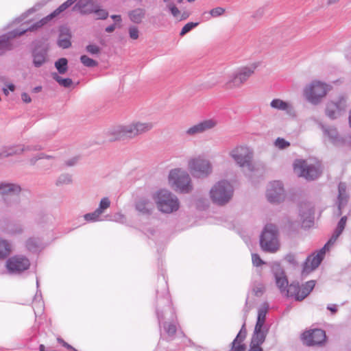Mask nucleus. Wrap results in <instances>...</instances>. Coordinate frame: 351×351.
Instances as JSON below:
<instances>
[{
	"mask_svg": "<svg viewBox=\"0 0 351 351\" xmlns=\"http://www.w3.org/2000/svg\"><path fill=\"white\" fill-rule=\"evenodd\" d=\"M265 340V337L262 335H253L251 339L250 349L248 351H263L261 345Z\"/></svg>",
	"mask_w": 351,
	"mask_h": 351,
	"instance_id": "7c9ffc66",
	"label": "nucleus"
},
{
	"mask_svg": "<svg viewBox=\"0 0 351 351\" xmlns=\"http://www.w3.org/2000/svg\"><path fill=\"white\" fill-rule=\"evenodd\" d=\"M29 266V260L22 255L12 256L6 261V268L10 274H21L28 269Z\"/></svg>",
	"mask_w": 351,
	"mask_h": 351,
	"instance_id": "9b49d317",
	"label": "nucleus"
},
{
	"mask_svg": "<svg viewBox=\"0 0 351 351\" xmlns=\"http://www.w3.org/2000/svg\"><path fill=\"white\" fill-rule=\"evenodd\" d=\"M266 196L271 203L281 202L285 198L282 183L280 181L271 182L267 188Z\"/></svg>",
	"mask_w": 351,
	"mask_h": 351,
	"instance_id": "a211bd4d",
	"label": "nucleus"
},
{
	"mask_svg": "<svg viewBox=\"0 0 351 351\" xmlns=\"http://www.w3.org/2000/svg\"><path fill=\"white\" fill-rule=\"evenodd\" d=\"M167 8H169V11L171 12V14L173 16L176 17L180 14V10L174 3H170L167 4Z\"/></svg>",
	"mask_w": 351,
	"mask_h": 351,
	"instance_id": "5fc2aeb1",
	"label": "nucleus"
},
{
	"mask_svg": "<svg viewBox=\"0 0 351 351\" xmlns=\"http://www.w3.org/2000/svg\"><path fill=\"white\" fill-rule=\"evenodd\" d=\"M135 208L142 215H150L154 209V204L151 200L142 197L136 201Z\"/></svg>",
	"mask_w": 351,
	"mask_h": 351,
	"instance_id": "b1692460",
	"label": "nucleus"
},
{
	"mask_svg": "<svg viewBox=\"0 0 351 351\" xmlns=\"http://www.w3.org/2000/svg\"><path fill=\"white\" fill-rule=\"evenodd\" d=\"M217 124V121L214 119L204 120L196 125L189 128L186 134L189 136H195L197 134L203 133L208 130L214 128Z\"/></svg>",
	"mask_w": 351,
	"mask_h": 351,
	"instance_id": "412c9836",
	"label": "nucleus"
},
{
	"mask_svg": "<svg viewBox=\"0 0 351 351\" xmlns=\"http://www.w3.org/2000/svg\"><path fill=\"white\" fill-rule=\"evenodd\" d=\"M348 197L346 192V188L339 185V194L337 197L338 213L337 215L340 216L342 214V209L346 206L348 203Z\"/></svg>",
	"mask_w": 351,
	"mask_h": 351,
	"instance_id": "c85d7f7f",
	"label": "nucleus"
},
{
	"mask_svg": "<svg viewBox=\"0 0 351 351\" xmlns=\"http://www.w3.org/2000/svg\"><path fill=\"white\" fill-rule=\"evenodd\" d=\"M101 214L95 210V211L89 213H86L84 215V218L87 221H99Z\"/></svg>",
	"mask_w": 351,
	"mask_h": 351,
	"instance_id": "79ce46f5",
	"label": "nucleus"
},
{
	"mask_svg": "<svg viewBox=\"0 0 351 351\" xmlns=\"http://www.w3.org/2000/svg\"><path fill=\"white\" fill-rule=\"evenodd\" d=\"M91 3L90 1L79 0L78 2L73 7V10H79L81 13L87 14L95 12L97 19L104 20L108 16V12L103 9H88L86 6Z\"/></svg>",
	"mask_w": 351,
	"mask_h": 351,
	"instance_id": "aec40b11",
	"label": "nucleus"
},
{
	"mask_svg": "<svg viewBox=\"0 0 351 351\" xmlns=\"http://www.w3.org/2000/svg\"><path fill=\"white\" fill-rule=\"evenodd\" d=\"M153 127L151 122H134L127 125H118L110 130L108 135L110 141L131 139L150 131Z\"/></svg>",
	"mask_w": 351,
	"mask_h": 351,
	"instance_id": "f257e3e1",
	"label": "nucleus"
},
{
	"mask_svg": "<svg viewBox=\"0 0 351 351\" xmlns=\"http://www.w3.org/2000/svg\"><path fill=\"white\" fill-rule=\"evenodd\" d=\"M268 311V306L267 305H263L261 306L258 311V317L257 319L263 321L265 322L266 315Z\"/></svg>",
	"mask_w": 351,
	"mask_h": 351,
	"instance_id": "a18cd8bd",
	"label": "nucleus"
},
{
	"mask_svg": "<svg viewBox=\"0 0 351 351\" xmlns=\"http://www.w3.org/2000/svg\"><path fill=\"white\" fill-rule=\"evenodd\" d=\"M346 221H347L346 216H343L340 219V220L339 221V222L337 223V226L335 229L337 230L336 237H339L340 234L342 233V232L343 231V230L345 228Z\"/></svg>",
	"mask_w": 351,
	"mask_h": 351,
	"instance_id": "37998d69",
	"label": "nucleus"
},
{
	"mask_svg": "<svg viewBox=\"0 0 351 351\" xmlns=\"http://www.w3.org/2000/svg\"><path fill=\"white\" fill-rule=\"evenodd\" d=\"M279 288L284 296L301 301L312 291L313 287H279Z\"/></svg>",
	"mask_w": 351,
	"mask_h": 351,
	"instance_id": "2eb2a0df",
	"label": "nucleus"
},
{
	"mask_svg": "<svg viewBox=\"0 0 351 351\" xmlns=\"http://www.w3.org/2000/svg\"><path fill=\"white\" fill-rule=\"evenodd\" d=\"M21 191V186L17 183L0 182V196L7 206L19 204Z\"/></svg>",
	"mask_w": 351,
	"mask_h": 351,
	"instance_id": "39448f33",
	"label": "nucleus"
},
{
	"mask_svg": "<svg viewBox=\"0 0 351 351\" xmlns=\"http://www.w3.org/2000/svg\"><path fill=\"white\" fill-rule=\"evenodd\" d=\"M327 308H328L330 311H331V313H332V314L335 313L337 311V306H336V305H335V304H333V305H330V306H328L327 307Z\"/></svg>",
	"mask_w": 351,
	"mask_h": 351,
	"instance_id": "0e129e2a",
	"label": "nucleus"
},
{
	"mask_svg": "<svg viewBox=\"0 0 351 351\" xmlns=\"http://www.w3.org/2000/svg\"><path fill=\"white\" fill-rule=\"evenodd\" d=\"M271 269L274 276L276 285H294L293 283L289 285L285 271L279 263H273Z\"/></svg>",
	"mask_w": 351,
	"mask_h": 351,
	"instance_id": "5701e85b",
	"label": "nucleus"
},
{
	"mask_svg": "<svg viewBox=\"0 0 351 351\" xmlns=\"http://www.w3.org/2000/svg\"><path fill=\"white\" fill-rule=\"evenodd\" d=\"M252 259L253 265L256 267H259L264 264V262L261 258L260 256L257 254H252Z\"/></svg>",
	"mask_w": 351,
	"mask_h": 351,
	"instance_id": "8fccbe9b",
	"label": "nucleus"
},
{
	"mask_svg": "<svg viewBox=\"0 0 351 351\" xmlns=\"http://www.w3.org/2000/svg\"><path fill=\"white\" fill-rule=\"evenodd\" d=\"M346 107V99L343 95L339 97L337 101H330L327 104L326 108V115L330 119H335L339 117L342 111H344Z\"/></svg>",
	"mask_w": 351,
	"mask_h": 351,
	"instance_id": "6ab92c4d",
	"label": "nucleus"
},
{
	"mask_svg": "<svg viewBox=\"0 0 351 351\" xmlns=\"http://www.w3.org/2000/svg\"><path fill=\"white\" fill-rule=\"evenodd\" d=\"M58 341L62 343L64 347H66L68 348L72 349V347L69 345L67 343H66L63 339L60 338H58Z\"/></svg>",
	"mask_w": 351,
	"mask_h": 351,
	"instance_id": "338daca9",
	"label": "nucleus"
},
{
	"mask_svg": "<svg viewBox=\"0 0 351 351\" xmlns=\"http://www.w3.org/2000/svg\"><path fill=\"white\" fill-rule=\"evenodd\" d=\"M26 30L14 29L0 36V55H3L6 51L14 49L15 46L12 43V40L16 37L23 35Z\"/></svg>",
	"mask_w": 351,
	"mask_h": 351,
	"instance_id": "f3484780",
	"label": "nucleus"
},
{
	"mask_svg": "<svg viewBox=\"0 0 351 351\" xmlns=\"http://www.w3.org/2000/svg\"><path fill=\"white\" fill-rule=\"evenodd\" d=\"M244 328V326L237 335L236 338L232 342V346L230 351H245V346L243 343V341L246 337V330Z\"/></svg>",
	"mask_w": 351,
	"mask_h": 351,
	"instance_id": "bb28decb",
	"label": "nucleus"
},
{
	"mask_svg": "<svg viewBox=\"0 0 351 351\" xmlns=\"http://www.w3.org/2000/svg\"><path fill=\"white\" fill-rule=\"evenodd\" d=\"M39 158L40 159H43V158H45V159H51L53 158V157L52 156H50V155H47L44 153H40L39 154Z\"/></svg>",
	"mask_w": 351,
	"mask_h": 351,
	"instance_id": "69168bd1",
	"label": "nucleus"
},
{
	"mask_svg": "<svg viewBox=\"0 0 351 351\" xmlns=\"http://www.w3.org/2000/svg\"><path fill=\"white\" fill-rule=\"evenodd\" d=\"M318 125L323 131L324 136H327L335 145H341L344 143V140L339 136L336 128L326 125L322 122H319Z\"/></svg>",
	"mask_w": 351,
	"mask_h": 351,
	"instance_id": "4be33fe9",
	"label": "nucleus"
},
{
	"mask_svg": "<svg viewBox=\"0 0 351 351\" xmlns=\"http://www.w3.org/2000/svg\"><path fill=\"white\" fill-rule=\"evenodd\" d=\"M224 12H225L224 8H223L221 7H217V8L212 9L209 12V14L212 17H218V16L223 15L224 14Z\"/></svg>",
	"mask_w": 351,
	"mask_h": 351,
	"instance_id": "09e8293b",
	"label": "nucleus"
},
{
	"mask_svg": "<svg viewBox=\"0 0 351 351\" xmlns=\"http://www.w3.org/2000/svg\"><path fill=\"white\" fill-rule=\"evenodd\" d=\"M41 245V241L39 238L31 237L26 241L27 249L32 252H36L39 250Z\"/></svg>",
	"mask_w": 351,
	"mask_h": 351,
	"instance_id": "473e14b6",
	"label": "nucleus"
},
{
	"mask_svg": "<svg viewBox=\"0 0 351 351\" xmlns=\"http://www.w3.org/2000/svg\"><path fill=\"white\" fill-rule=\"evenodd\" d=\"M54 65L60 74H64L68 70V60L65 58H59Z\"/></svg>",
	"mask_w": 351,
	"mask_h": 351,
	"instance_id": "e433bc0d",
	"label": "nucleus"
},
{
	"mask_svg": "<svg viewBox=\"0 0 351 351\" xmlns=\"http://www.w3.org/2000/svg\"><path fill=\"white\" fill-rule=\"evenodd\" d=\"M255 69V66H243L238 69L232 73L229 80L225 84L224 88L226 89L240 88L254 73Z\"/></svg>",
	"mask_w": 351,
	"mask_h": 351,
	"instance_id": "1a4fd4ad",
	"label": "nucleus"
},
{
	"mask_svg": "<svg viewBox=\"0 0 351 351\" xmlns=\"http://www.w3.org/2000/svg\"><path fill=\"white\" fill-rule=\"evenodd\" d=\"M48 51V47L41 42L34 44L31 51L32 64L34 67L40 68L49 61Z\"/></svg>",
	"mask_w": 351,
	"mask_h": 351,
	"instance_id": "ddd939ff",
	"label": "nucleus"
},
{
	"mask_svg": "<svg viewBox=\"0 0 351 351\" xmlns=\"http://www.w3.org/2000/svg\"><path fill=\"white\" fill-rule=\"evenodd\" d=\"M299 212L303 224L306 222L311 224L313 223L314 208L309 203H302L300 206Z\"/></svg>",
	"mask_w": 351,
	"mask_h": 351,
	"instance_id": "a878e982",
	"label": "nucleus"
},
{
	"mask_svg": "<svg viewBox=\"0 0 351 351\" xmlns=\"http://www.w3.org/2000/svg\"><path fill=\"white\" fill-rule=\"evenodd\" d=\"M169 181L172 186L176 188L182 193H190L193 186L189 173L180 169H175L170 171L169 175Z\"/></svg>",
	"mask_w": 351,
	"mask_h": 351,
	"instance_id": "423d86ee",
	"label": "nucleus"
},
{
	"mask_svg": "<svg viewBox=\"0 0 351 351\" xmlns=\"http://www.w3.org/2000/svg\"><path fill=\"white\" fill-rule=\"evenodd\" d=\"M198 25H199V23L190 22V23H186L182 27V30H181V32L180 33V35L181 36H183L184 35H185L186 34H187L188 32L191 31L193 28L197 27Z\"/></svg>",
	"mask_w": 351,
	"mask_h": 351,
	"instance_id": "c03bdc74",
	"label": "nucleus"
},
{
	"mask_svg": "<svg viewBox=\"0 0 351 351\" xmlns=\"http://www.w3.org/2000/svg\"><path fill=\"white\" fill-rule=\"evenodd\" d=\"M260 245L267 252H276L279 250L278 229L273 223L265 226L260 237Z\"/></svg>",
	"mask_w": 351,
	"mask_h": 351,
	"instance_id": "7ed1b4c3",
	"label": "nucleus"
},
{
	"mask_svg": "<svg viewBox=\"0 0 351 351\" xmlns=\"http://www.w3.org/2000/svg\"><path fill=\"white\" fill-rule=\"evenodd\" d=\"M115 28H116V25L114 23V24H112V25L108 26L106 28L105 31L108 33H111L114 31Z\"/></svg>",
	"mask_w": 351,
	"mask_h": 351,
	"instance_id": "052dcab7",
	"label": "nucleus"
},
{
	"mask_svg": "<svg viewBox=\"0 0 351 351\" xmlns=\"http://www.w3.org/2000/svg\"><path fill=\"white\" fill-rule=\"evenodd\" d=\"M11 245L6 240L0 239V259H3L11 253Z\"/></svg>",
	"mask_w": 351,
	"mask_h": 351,
	"instance_id": "72a5a7b5",
	"label": "nucleus"
},
{
	"mask_svg": "<svg viewBox=\"0 0 351 351\" xmlns=\"http://www.w3.org/2000/svg\"><path fill=\"white\" fill-rule=\"evenodd\" d=\"M80 61L84 66L87 67H95L98 65V62L96 60L89 58L86 55L81 56Z\"/></svg>",
	"mask_w": 351,
	"mask_h": 351,
	"instance_id": "58836bf2",
	"label": "nucleus"
},
{
	"mask_svg": "<svg viewBox=\"0 0 351 351\" xmlns=\"http://www.w3.org/2000/svg\"><path fill=\"white\" fill-rule=\"evenodd\" d=\"M80 157L79 156H74L65 161L64 164L66 167L75 166L80 160Z\"/></svg>",
	"mask_w": 351,
	"mask_h": 351,
	"instance_id": "6e6d98bb",
	"label": "nucleus"
},
{
	"mask_svg": "<svg viewBox=\"0 0 351 351\" xmlns=\"http://www.w3.org/2000/svg\"><path fill=\"white\" fill-rule=\"evenodd\" d=\"M22 149H23V152L25 151H39L43 149V147L40 145H22Z\"/></svg>",
	"mask_w": 351,
	"mask_h": 351,
	"instance_id": "4d7b16f0",
	"label": "nucleus"
},
{
	"mask_svg": "<svg viewBox=\"0 0 351 351\" xmlns=\"http://www.w3.org/2000/svg\"><path fill=\"white\" fill-rule=\"evenodd\" d=\"M265 322L257 319L253 335H262L266 338L267 331L263 330Z\"/></svg>",
	"mask_w": 351,
	"mask_h": 351,
	"instance_id": "a19ab883",
	"label": "nucleus"
},
{
	"mask_svg": "<svg viewBox=\"0 0 351 351\" xmlns=\"http://www.w3.org/2000/svg\"><path fill=\"white\" fill-rule=\"evenodd\" d=\"M285 259L287 262L293 266L298 265V262L295 260V256L292 253L287 254L285 257Z\"/></svg>",
	"mask_w": 351,
	"mask_h": 351,
	"instance_id": "864d4df0",
	"label": "nucleus"
},
{
	"mask_svg": "<svg viewBox=\"0 0 351 351\" xmlns=\"http://www.w3.org/2000/svg\"><path fill=\"white\" fill-rule=\"evenodd\" d=\"M139 31L138 29L135 26L130 27L129 34L132 39L136 40L138 38Z\"/></svg>",
	"mask_w": 351,
	"mask_h": 351,
	"instance_id": "3c124183",
	"label": "nucleus"
},
{
	"mask_svg": "<svg viewBox=\"0 0 351 351\" xmlns=\"http://www.w3.org/2000/svg\"><path fill=\"white\" fill-rule=\"evenodd\" d=\"M1 153H3V158L11 156V155H8L10 153L9 147H4Z\"/></svg>",
	"mask_w": 351,
	"mask_h": 351,
	"instance_id": "e2e57ef3",
	"label": "nucleus"
},
{
	"mask_svg": "<svg viewBox=\"0 0 351 351\" xmlns=\"http://www.w3.org/2000/svg\"><path fill=\"white\" fill-rule=\"evenodd\" d=\"M128 16L132 22L139 24L145 16V10L143 8H136L128 12Z\"/></svg>",
	"mask_w": 351,
	"mask_h": 351,
	"instance_id": "c756f323",
	"label": "nucleus"
},
{
	"mask_svg": "<svg viewBox=\"0 0 351 351\" xmlns=\"http://www.w3.org/2000/svg\"><path fill=\"white\" fill-rule=\"evenodd\" d=\"M54 17L55 16H51V14H50L48 16H47L46 17H45V18L42 19L41 20H40L39 21L34 23L33 25H32L28 28L19 27V28H17L16 29H23V30H26V32H27V31L32 32V31L36 30L38 28L43 27V25L47 24L49 21H51Z\"/></svg>",
	"mask_w": 351,
	"mask_h": 351,
	"instance_id": "2f4dec72",
	"label": "nucleus"
},
{
	"mask_svg": "<svg viewBox=\"0 0 351 351\" xmlns=\"http://www.w3.org/2000/svg\"><path fill=\"white\" fill-rule=\"evenodd\" d=\"M39 154H38L36 156H34L29 159V163L31 165H34L36 162L40 160Z\"/></svg>",
	"mask_w": 351,
	"mask_h": 351,
	"instance_id": "680f3d73",
	"label": "nucleus"
},
{
	"mask_svg": "<svg viewBox=\"0 0 351 351\" xmlns=\"http://www.w3.org/2000/svg\"><path fill=\"white\" fill-rule=\"evenodd\" d=\"M73 183V178L72 175L64 173L60 174L56 181V185L57 186H62V185H68Z\"/></svg>",
	"mask_w": 351,
	"mask_h": 351,
	"instance_id": "f704fd0d",
	"label": "nucleus"
},
{
	"mask_svg": "<svg viewBox=\"0 0 351 351\" xmlns=\"http://www.w3.org/2000/svg\"><path fill=\"white\" fill-rule=\"evenodd\" d=\"M275 145L280 149H284L290 146V143L282 138H278L275 141Z\"/></svg>",
	"mask_w": 351,
	"mask_h": 351,
	"instance_id": "49530a36",
	"label": "nucleus"
},
{
	"mask_svg": "<svg viewBox=\"0 0 351 351\" xmlns=\"http://www.w3.org/2000/svg\"><path fill=\"white\" fill-rule=\"evenodd\" d=\"M231 157L241 167H247L250 171H254L252 160L253 152L247 147L239 146L230 153Z\"/></svg>",
	"mask_w": 351,
	"mask_h": 351,
	"instance_id": "9d476101",
	"label": "nucleus"
},
{
	"mask_svg": "<svg viewBox=\"0 0 351 351\" xmlns=\"http://www.w3.org/2000/svg\"><path fill=\"white\" fill-rule=\"evenodd\" d=\"M191 173L196 178H206L212 172L210 162L200 158H193L189 162Z\"/></svg>",
	"mask_w": 351,
	"mask_h": 351,
	"instance_id": "f8f14e48",
	"label": "nucleus"
},
{
	"mask_svg": "<svg viewBox=\"0 0 351 351\" xmlns=\"http://www.w3.org/2000/svg\"><path fill=\"white\" fill-rule=\"evenodd\" d=\"M158 209L165 213H171L179 208L178 199L167 190H160L156 199Z\"/></svg>",
	"mask_w": 351,
	"mask_h": 351,
	"instance_id": "0eeeda50",
	"label": "nucleus"
},
{
	"mask_svg": "<svg viewBox=\"0 0 351 351\" xmlns=\"http://www.w3.org/2000/svg\"><path fill=\"white\" fill-rule=\"evenodd\" d=\"M270 106L273 108L285 111L289 115H293L295 112L293 106L289 103L280 99H273L270 103Z\"/></svg>",
	"mask_w": 351,
	"mask_h": 351,
	"instance_id": "cd10ccee",
	"label": "nucleus"
},
{
	"mask_svg": "<svg viewBox=\"0 0 351 351\" xmlns=\"http://www.w3.org/2000/svg\"><path fill=\"white\" fill-rule=\"evenodd\" d=\"M77 0H67L61 4L57 9H56L52 13H51V16H57L61 12L66 10L70 6H71L74 3H75Z\"/></svg>",
	"mask_w": 351,
	"mask_h": 351,
	"instance_id": "4c0bfd02",
	"label": "nucleus"
},
{
	"mask_svg": "<svg viewBox=\"0 0 351 351\" xmlns=\"http://www.w3.org/2000/svg\"><path fill=\"white\" fill-rule=\"evenodd\" d=\"M325 331L322 329H313L304 332L301 335L303 343L307 346L321 345L326 341Z\"/></svg>",
	"mask_w": 351,
	"mask_h": 351,
	"instance_id": "dca6fc26",
	"label": "nucleus"
},
{
	"mask_svg": "<svg viewBox=\"0 0 351 351\" xmlns=\"http://www.w3.org/2000/svg\"><path fill=\"white\" fill-rule=\"evenodd\" d=\"M233 194V186L225 180L217 182L210 191L212 202L218 206L227 204L232 198Z\"/></svg>",
	"mask_w": 351,
	"mask_h": 351,
	"instance_id": "f03ea898",
	"label": "nucleus"
},
{
	"mask_svg": "<svg viewBox=\"0 0 351 351\" xmlns=\"http://www.w3.org/2000/svg\"><path fill=\"white\" fill-rule=\"evenodd\" d=\"M71 33L66 26H61L59 29L58 45L62 49H68L71 46Z\"/></svg>",
	"mask_w": 351,
	"mask_h": 351,
	"instance_id": "393cba45",
	"label": "nucleus"
},
{
	"mask_svg": "<svg viewBox=\"0 0 351 351\" xmlns=\"http://www.w3.org/2000/svg\"><path fill=\"white\" fill-rule=\"evenodd\" d=\"M336 235L337 230H335L330 240L322 248L307 256L302 265V270L301 272L302 277H306L319 267L324 260L328 245L330 243L335 241L339 237H336Z\"/></svg>",
	"mask_w": 351,
	"mask_h": 351,
	"instance_id": "20e7f679",
	"label": "nucleus"
},
{
	"mask_svg": "<svg viewBox=\"0 0 351 351\" xmlns=\"http://www.w3.org/2000/svg\"><path fill=\"white\" fill-rule=\"evenodd\" d=\"M21 99L26 104L30 103L32 101L30 96L27 93H23L21 94Z\"/></svg>",
	"mask_w": 351,
	"mask_h": 351,
	"instance_id": "bf43d9fd",
	"label": "nucleus"
},
{
	"mask_svg": "<svg viewBox=\"0 0 351 351\" xmlns=\"http://www.w3.org/2000/svg\"><path fill=\"white\" fill-rule=\"evenodd\" d=\"M294 165L295 169L300 170V176L304 177L308 180H314L322 173V171L318 166L308 164L304 160H298Z\"/></svg>",
	"mask_w": 351,
	"mask_h": 351,
	"instance_id": "4468645a",
	"label": "nucleus"
},
{
	"mask_svg": "<svg viewBox=\"0 0 351 351\" xmlns=\"http://www.w3.org/2000/svg\"><path fill=\"white\" fill-rule=\"evenodd\" d=\"M110 206V201L108 197H104L101 199L99 207L96 209L101 215Z\"/></svg>",
	"mask_w": 351,
	"mask_h": 351,
	"instance_id": "ea45409f",
	"label": "nucleus"
},
{
	"mask_svg": "<svg viewBox=\"0 0 351 351\" xmlns=\"http://www.w3.org/2000/svg\"><path fill=\"white\" fill-rule=\"evenodd\" d=\"M329 90V86L326 84L314 81L305 88L304 94L310 103L317 105L320 103L321 99L326 96Z\"/></svg>",
	"mask_w": 351,
	"mask_h": 351,
	"instance_id": "6e6552de",
	"label": "nucleus"
},
{
	"mask_svg": "<svg viewBox=\"0 0 351 351\" xmlns=\"http://www.w3.org/2000/svg\"><path fill=\"white\" fill-rule=\"evenodd\" d=\"M51 77L60 86L64 88H69L73 84V80L71 78H62L57 73H51Z\"/></svg>",
	"mask_w": 351,
	"mask_h": 351,
	"instance_id": "c9c22d12",
	"label": "nucleus"
},
{
	"mask_svg": "<svg viewBox=\"0 0 351 351\" xmlns=\"http://www.w3.org/2000/svg\"><path fill=\"white\" fill-rule=\"evenodd\" d=\"M9 149L10 153L8 154V155H11V156L14 155H19L23 153L22 145L10 146Z\"/></svg>",
	"mask_w": 351,
	"mask_h": 351,
	"instance_id": "de8ad7c7",
	"label": "nucleus"
},
{
	"mask_svg": "<svg viewBox=\"0 0 351 351\" xmlns=\"http://www.w3.org/2000/svg\"><path fill=\"white\" fill-rule=\"evenodd\" d=\"M166 330L169 335H174L176 332V327L173 324H168Z\"/></svg>",
	"mask_w": 351,
	"mask_h": 351,
	"instance_id": "13d9d810",
	"label": "nucleus"
},
{
	"mask_svg": "<svg viewBox=\"0 0 351 351\" xmlns=\"http://www.w3.org/2000/svg\"><path fill=\"white\" fill-rule=\"evenodd\" d=\"M111 18L115 21V22H121V15H112Z\"/></svg>",
	"mask_w": 351,
	"mask_h": 351,
	"instance_id": "774afa93",
	"label": "nucleus"
},
{
	"mask_svg": "<svg viewBox=\"0 0 351 351\" xmlns=\"http://www.w3.org/2000/svg\"><path fill=\"white\" fill-rule=\"evenodd\" d=\"M87 52L91 54H97L100 52V48L95 45H88L86 47Z\"/></svg>",
	"mask_w": 351,
	"mask_h": 351,
	"instance_id": "603ef678",
	"label": "nucleus"
}]
</instances>
